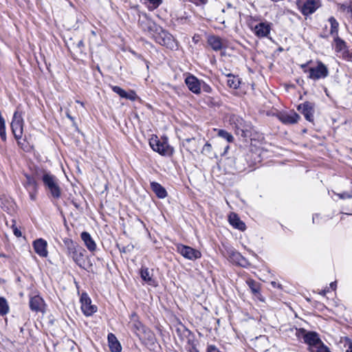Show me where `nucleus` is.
I'll use <instances>...</instances> for the list:
<instances>
[{"instance_id":"61","label":"nucleus","mask_w":352,"mask_h":352,"mask_svg":"<svg viewBox=\"0 0 352 352\" xmlns=\"http://www.w3.org/2000/svg\"><path fill=\"white\" fill-rule=\"evenodd\" d=\"M4 282H5V280H4L3 279H1V278H0V283H4Z\"/></svg>"},{"instance_id":"55","label":"nucleus","mask_w":352,"mask_h":352,"mask_svg":"<svg viewBox=\"0 0 352 352\" xmlns=\"http://www.w3.org/2000/svg\"><path fill=\"white\" fill-rule=\"evenodd\" d=\"M330 287L332 289H336V282H332L331 284H330Z\"/></svg>"},{"instance_id":"34","label":"nucleus","mask_w":352,"mask_h":352,"mask_svg":"<svg viewBox=\"0 0 352 352\" xmlns=\"http://www.w3.org/2000/svg\"><path fill=\"white\" fill-rule=\"evenodd\" d=\"M16 140L17 141L18 145L25 152H30L32 150L33 146L30 145V144L25 140V138L16 139Z\"/></svg>"},{"instance_id":"16","label":"nucleus","mask_w":352,"mask_h":352,"mask_svg":"<svg viewBox=\"0 0 352 352\" xmlns=\"http://www.w3.org/2000/svg\"><path fill=\"white\" fill-rule=\"evenodd\" d=\"M30 309L34 312L43 313L45 310V303L43 298L38 295L31 297L29 302Z\"/></svg>"},{"instance_id":"20","label":"nucleus","mask_w":352,"mask_h":352,"mask_svg":"<svg viewBox=\"0 0 352 352\" xmlns=\"http://www.w3.org/2000/svg\"><path fill=\"white\" fill-rule=\"evenodd\" d=\"M246 283L248 285L254 296L260 301L263 302L264 298L261 293V284L252 278L248 279L246 280Z\"/></svg>"},{"instance_id":"35","label":"nucleus","mask_w":352,"mask_h":352,"mask_svg":"<svg viewBox=\"0 0 352 352\" xmlns=\"http://www.w3.org/2000/svg\"><path fill=\"white\" fill-rule=\"evenodd\" d=\"M10 308L7 300L0 297V315L3 316L9 312Z\"/></svg>"},{"instance_id":"28","label":"nucleus","mask_w":352,"mask_h":352,"mask_svg":"<svg viewBox=\"0 0 352 352\" xmlns=\"http://www.w3.org/2000/svg\"><path fill=\"white\" fill-rule=\"evenodd\" d=\"M208 44L214 51H219L223 48L221 38L215 35L209 36L208 38Z\"/></svg>"},{"instance_id":"40","label":"nucleus","mask_w":352,"mask_h":352,"mask_svg":"<svg viewBox=\"0 0 352 352\" xmlns=\"http://www.w3.org/2000/svg\"><path fill=\"white\" fill-rule=\"evenodd\" d=\"M116 246L118 248L120 253H124V254L131 252L134 248L133 245H132L131 243L128 244L126 246H120V244L117 243Z\"/></svg>"},{"instance_id":"48","label":"nucleus","mask_w":352,"mask_h":352,"mask_svg":"<svg viewBox=\"0 0 352 352\" xmlns=\"http://www.w3.org/2000/svg\"><path fill=\"white\" fill-rule=\"evenodd\" d=\"M195 140V138H186L185 140H183L182 142V145L184 147H186V151H190V147L189 146V143H190L192 141H194Z\"/></svg>"},{"instance_id":"45","label":"nucleus","mask_w":352,"mask_h":352,"mask_svg":"<svg viewBox=\"0 0 352 352\" xmlns=\"http://www.w3.org/2000/svg\"><path fill=\"white\" fill-rule=\"evenodd\" d=\"M201 89L204 92L208 93V94L211 93L212 91V87L208 84H207L206 82H204L202 80H201V83H200V91Z\"/></svg>"},{"instance_id":"49","label":"nucleus","mask_w":352,"mask_h":352,"mask_svg":"<svg viewBox=\"0 0 352 352\" xmlns=\"http://www.w3.org/2000/svg\"><path fill=\"white\" fill-rule=\"evenodd\" d=\"M12 221H13L14 223L12 224V230H13L14 234L16 236L19 237V236H21V232L15 226V221L12 220Z\"/></svg>"},{"instance_id":"63","label":"nucleus","mask_w":352,"mask_h":352,"mask_svg":"<svg viewBox=\"0 0 352 352\" xmlns=\"http://www.w3.org/2000/svg\"><path fill=\"white\" fill-rule=\"evenodd\" d=\"M20 331H21V332H23V327H21V329H20Z\"/></svg>"},{"instance_id":"39","label":"nucleus","mask_w":352,"mask_h":352,"mask_svg":"<svg viewBox=\"0 0 352 352\" xmlns=\"http://www.w3.org/2000/svg\"><path fill=\"white\" fill-rule=\"evenodd\" d=\"M76 48V52L78 53L80 55L86 56V52H85V45L82 39L80 40L77 43Z\"/></svg>"},{"instance_id":"15","label":"nucleus","mask_w":352,"mask_h":352,"mask_svg":"<svg viewBox=\"0 0 352 352\" xmlns=\"http://www.w3.org/2000/svg\"><path fill=\"white\" fill-rule=\"evenodd\" d=\"M131 322H129L131 330L135 333L138 338H141V334L147 327L144 325L139 320L136 313L133 312L131 315Z\"/></svg>"},{"instance_id":"1","label":"nucleus","mask_w":352,"mask_h":352,"mask_svg":"<svg viewBox=\"0 0 352 352\" xmlns=\"http://www.w3.org/2000/svg\"><path fill=\"white\" fill-rule=\"evenodd\" d=\"M148 30L152 32L153 38L157 43L171 50L178 49V43L174 36L161 26L153 23L148 27Z\"/></svg>"},{"instance_id":"5","label":"nucleus","mask_w":352,"mask_h":352,"mask_svg":"<svg viewBox=\"0 0 352 352\" xmlns=\"http://www.w3.org/2000/svg\"><path fill=\"white\" fill-rule=\"evenodd\" d=\"M23 112L21 110L20 105L16 107L11 122V129L15 139H21L23 133L24 120Z\"/></svg>"},{"instance_id":"17","label":"nucleus","mask_w":352,"mask_h":352,"mask_svg":"<svg viewBox=\"0 0 352 352\" xmlns=\"http://www.w3.org/2000/svg\"><path fill=\"white\" fill-rule=\"evenodd\" d=\"M200 83L201 80H199L192 74H189L185 78V84L188 89L195 94H200Z\"/></svg>"},{"instance_id":"42","label":"nucleus","mask_w":352,"mask_h":352,"mask_svg":"<svg viewBox=\"0 0 352 352\" xmlns=\"http://www.w3.org/2000/svg\"><path fill=\"white\" fill-rule=\"evenodd\" d=\"M314 63V62L312 60H309L307 61L305 63L300 65V67L304 73L308 74V75H309V69H310V67L313 65Z\"/></svg>"},{"instance_id":"21","label":"nucleus","mask_w":352,"mask_h":352,"mask_svg":"<svg viewBox=\"0 0 352 352\" xmlns=\"http://www.w3.org/2000/svg\"><path fill=\"white\" fill-rule=\"evenodd\" d=\"M279 120L285 124H293L297 123L300 120V116L295 111H291L290 113H281L279 116Z\"/></svg>"},{"instance_id":"14","label":"nucleus","mask_w":352,"mask_h":352,"mask_svg":"<svg viewBox=\"0 0 352 352\" xmlns=\"http://www.w3.org/2000/svg\"><path fill=\"white\" fill-rule=\"evenodd\" d=\"M254 34L258 38L267 37L272 30V23L260 22L252 28Z\"/></svg>"},{"instance_id":"54","label":"nucleus","mask_w":352,"mask_h":352,"mask_svg":"<svg viewBox=\"0 0 352 352\" xmlns=\"http://www.w3.org/2000/svg\"><path fill=\"white\" fill-rule=\"evenodd\" d=\"M208 2V0H196L195 1V3L197 5H205Z\"/></svg>"},{"instance_id":"33","label":"nucleus","mask_w":352,"mask_h":352,"mask_svg":"<svg viewBox=\"0 0 352 352\" xmlns=\"http://www.w3.org/2000/svg\"><path fill=\"white\" fill-rule=\"evenodd\" d=\"M329 21L331 25L330 34L335 36H338V27L339 23L337 20L333 17L331 16L329 19Z\"/></svg>"},{"instance_id":"6","label":"nucleus","mask_w":352,"mask_h":352,"mask_svg":"<svg viewBox=\"0 0 352 352\" xmlns=\"http://www.w3.org/2000/svg\"><path fill=\"white\" fill-rule=\"evenodd\" d=\"M315 63V65L310 67L309 75H307V78L313 81H318L328 77L329 71L327 66L320 60H316Z\"/></svg>"},{"instance_id":"36","label":"nucleus","mask_w":352,"mask_h":352,"mask_svg":"<svg viewBox=\"0 0 352 352\" xmlns=\"http://www.w3.org/2000/svg\"><path fill=\"white\" fill-rule=\"evenodd\" d=\"M245 158L243 155H238L234 160V166L235 169L241 172L244 170L246 168L244 164H242V162L244 161Z\"/></svg>"},{"instance_id":"47","label":"nucleus","mask_w":352,"mask_h":352,"mask_svg":"<svg viewBox=\"0 0 352 352\" xmlns=\"http://www.w3.org/2000/svg\"><path fill=\"white\" fill-rule=\"evenodd\" d=\"M308 333L306 329L303 328H299L296 329V336L298 338H302L305 339V335H306Z\"/></svg>"},{"instance_id":"24","label":"nucleus","mask_w":352,"mask_h":352,"mask_svg":"<svg viewBox=\"0 0 352 352\" xmlns=\"http://www.w3.org/2000/svg\"><path fill=\"white\" fill-rule=\"evenodd\" d=\"M304 342L309 346H316L321 342V339L317 332L308 331V333L305 335Z\"/></svg>"},{"instance_id":"60","label":"nucleus","mask_w":352,"mask_h":352,"mask_svg":"<svg viewBox=\"0 0 352 352\" xmlns=\"http://www.w3.org/2000/svg\"><path fill=\"white\" fill-rule=\"evenodd\" d=\"M91 34H92L94 36H96V32H95V31L92 30V31H91Z\"/></svg>"},{"instance_id":"53","label":"nucleus","mask_w":352,"mask_h":352,"mask_svg":"<svg viewBox=\"0 0 352 352\" xmlns=\"http://www.w3.org/2000/svg\"><path fill=\"white\" fill-rule=\"evenodd\" d=\"M207 352H221L214 345H209L207 348Z\"/></svg>"},{"instance_id":"44","label":"nucleus","mask_w":352,"mask_h":352,"mask_svg":"<svg viewBox=\"0 0 352 352\" xmlns=\"http://www.w3.org/2000/svg\"><path fill=\"white\" fill-rule=\"evenodd\" d=\"M186 340H187L186 346H195L197 345L198 344V341L196 340L195 336L192 332Z\"/></svg>"},{"instance_id":"64","label":"nucleus","mask_w":352,"mask_h":352,"mask_svg":"<svg viewBox=\"0 0 352 352\" xmlns=\"http://www.w3.org/2000/svg\"><path fill=\"white\" fill-rule=\"evenodd\" d=\"M229 148V146H227L226 148V150H227L228 148ZM226 151H225L226 152Z\"/></svg>"},{"instance_id":"3","label":"nucleus","mask_w":352,"mask_h":352,"mask_svg":"<svg viewBox=\"0 0 352 352\" xmlns=\"http://www.w3.org/2000/svg\"><path fill=\"white\" fill-rule=\"evenodd\" d=\"M42 182L45 189L49 191L51 196L54 199H59L61 197V188L58 184V179L51 173H45L42 176Z\"/></svg>"},{"instance_id":"59","label":"nucleus","mask_w":352,"mask_h":352,"mask_svg":"<svg viewBox=\"0 0 352 352\" xmlns=\"http://www.w3.org/2000/svg\"><path fill=\"white\" fill-rule=\"evenodd\" d=\"M349 14H351V18L352 19V5H351V10L349 12Z\"/></svg>"},{"instance_id":"10","label":"nucleus","mask_w":352,"mask_h":352,"mask_svg":"<svg viewBox=\"0 0 352 352\" xmlns=\"http://www.w3.org/2000/svg\"><path fill=\"white\" fill-rule=\"evenodd\" d=\"M177 251L188 260L195 261L201 257V253L199 250L188 245L178 244L177 245Z\"/></svg>"},{"instance_id":"2","label":"nucleus","mask_w":352,"mask_h":352,"mask_svg":"<svg viewBox=\"0 0 352 352\" xmlns=\"http://www.w3.org/2000/svg\"><path fill=\"white\" fill-rule=\"evenodd\" d=\"M149 145L154 151L163 156H171L174 153V148L169 145L167 138L160 140L153 135L149 140Z\"/></svg>"},{"instance_id":"22","label":"nucleus","mask_w":352,"mask_h":352,"mask_svg":"<svg viewBox=\"0 0 352 352\" xmlns=\"http://www.w3.org/2000/svg\"><path fill=\"white\" fill-rule=\"evenodd\" d=\"M142 279L148 285L157 287L158 285L157 281L153 278V274L149 271L148 267H142L140 272Z\"/></svg>"},{"instance_id":"41","label":"nucleus","mask_w":352,"mask_h":352,"mask_svg":"<svg viewBox=\"0 0 352 352\" xmlns=\"http://www.w3.org/2000/svg\"><path fill=\"white\" fill-rule=\"evenodd\" d=\"M123 98L129 100L131 101H135L137 99H138L139 97L135 91L129 90V91H126L125 96H124Z\"/></svg>"},{"instance_id":"4","label":"nucleus","mask_w":352,"mask_h":352,"mask_svg":"<svg viewBox=\"0 0 352 352\" xmlns=\"http://www.w3.org/2000/svg\"><path fill=\"white\" fill-rule=\"evenodd\" d=\"M230 122L234 129L237 135L242 138H249L251 136L250 126L241 117L232 115L230 117Z\"/></svg>"},{"instance_id":"37","label":"nucleus","mask_w":352,"mask_h":352,"mask_svg":"<svg viewBox=\"0 0 352 352\" xmlns=\"http://www.w3.org/2000/svg\"><path fill=\"white\" fill-rule=\"evenodd\" d=\"M50 172L47 171L46 170L43 168H40L38 167H36L32 171V173L30 175L33 177H34V179L36 180L37 179H41L42 180V176L45 173H50Z\"/></svg>"},{"instance_id":"57","label":"nucleus","mask_w":352,"mask_h":352,"mask_svg":"<svg viewBox=\"0 0 352 352\" xmlns=\"http://www.w3.org/2000/svg\"><path fill=\"white\" fill-rule=\"evenodd\" d=\"M67 117L72 121L74 120V118L72 116H71L69 113H67Z\"/></svg>"},{"instance_id":"19","label":"nucleus","mask_w":352,"mask_h":352,"mask_svg":"<svg viewBox=\"0 0 352 352\" xmlns=\"http://www.w3.org/2000/svg\"><path fill=\"white\" fill-rule=\"evenodd\" d=\"M47 243L43 239H38L33 242V248L35 252L41 257H47L48 252L47 250Z\"/></svg>"},{"instance_id":"26","label":"nucleus","mask_w":352,"mask_h":352,"mask_svg":"<svg viewBox=\"0 0 352 352\" xmlns=\"http://www.w3.org/2000/svg\"><path fill=\"white\" fill-rule=\"evenodd\" d=\"M107 339L109 347L111 352H120L122 351V346L113 333H109Z\"/></svg>"},{"instance_id":"32","label":"nucleus","mask_w":352,"mask_h":352,"mask_svg":"<svg viewBox=\"0 0 352 352\" xmlns=\"http://www.w3.org/2000/svg\"><path fill=\"white\" fill-rule=\"evenodd\" d=\"M176 333L179 338L184 341L191 334L192 331L187 329L184 325H181L176 328Z\"/></svg>"},{"instance_id":"31","label":"nucleus","mask_w":352,"mask_h":352,"mask_svg":"<svg viewBox=\"0 0 352 352\" xmlns=\"http://www.w3.org/2000/svg\"><path fill=\"white\" fill-rule=\"evenodd\" d=\"M228 77V80L227 81V85L232 89H236L239 87L241 84V80L239 78L235 76L232 74H228L226 75Z\"/></svg>"},{"instance_id":"18","label":"nucleus","mask_w":352,"mask_h":352,"mask_svg":"<svg viewBox=\"0 0 352 352\" xmlns=\"http://www.w3.org/2000/svg\"><path fill=\"white\" fill-rule=\"evenodd\" d=\"M320 7V2L317 0H306L301 5L300 11L305 16L313 14Z\"/></svg>"},{"instance_id":"8","label":"nucleus","mask_w":352,"mask_h":352,"mask_svg":"<svg viewBox=\"0 0 352 352\" xmlns=\"http://www.w3.org/2000/svg\"><path fill=\"white\" fill-rule=\"evenodd\" d=\"M225 250L226 256L232 263L242 267H248L250 265L249 261L233 248L225 247Z\"/></svg>"},{"instance_id":"29","label":"nucleus","mask_w":352,"mask_h":352,"mask_svg":"<svg viewBox=\"0 0 352 352\" xmlns=\"http://www.w3.org/2000/svg\"><path fill=\"white\" fill-rule=\"evenodd\" d=\"M334 48L335 51L338 53L344 54L347 52V46L346 42L339 36L334 37Z\"/></svg>"},{"instance_id":"38","label":"nucleus","mask_w":352,"mask_h":352,"mask_svg":"<svg viewBox=\"0 0 352 352\" xmlns=\"http://www.w3.org/2000/svg\"><path fill=\"white\" fill-rule=\"evenodd\" d=\"M217 134L219 137L226 140L228 142H232L234 140L232 134L223 129H219Z\"/></svg>"},{"instance_id":"7","label":"nucleus","mask_w":352,"mask_h":352,"mask_svg":"<svg viewBox=\"0 0 352 352\" xmlns=\"http://www.w3.org/2000/svg\"><path fill=\"white\" fill-rule=\"evenodd\" d=\"M86 250L80 247L73 253L70 256L72 258L74 261L80 267L85 270L87 272H92V263L89 259L87 258L86 261Z\"/></svg>"},{"instance_id":"30","label":"nucleus","mask_w":352,"mask_h":352,"mask_svg":"<svg viewBox=\"0 0 352 352\" xmlns=\"http://www.w3.org/2000/svg\"><path fill=\"white\" fill-rule=\"evenodd\" d=\"M63 242L67 248V251L69 256H71L73 253H75L78 248H80V246L78 245L76 243L70 239H65L63 240Z\"/></svg>"},{"instance_id":"9","label":"nucleus","mask_w":352,"mask_h":352,"mask_svg":"<svg viewBox=\"0 0 352 352\" xmlns=\"http://www.w3.org/2000/svg\"><path fill=\"white\" fill-rule=\"evenodd\" d=\"M24 176L26 181L24 182L23 186L29 194L30 199L32 201H35L36 199L38 189V182L34 179V177L30 174L24 173Z\"/></svg>"},{"instance_id":"23","label":"nucleus","mask_w":352,"mask_h":352,"mask_svg":"<svg viewBox=\"0 0 352 352\" xmlns=\"http://www.w3.org/2000/svg\"><path fill=\"white\" fill-rule=\"evenodd\" d=\"M230 224L234 228L241 231H244L246 229L245 224L239 217L238 214L234 212H231L228 217Z\"/></svg>"},{"instance_id":"46","label":"nucleus","mask_w":352,"mask_h":352,"mask_svg":"<svg viewBox=\"0 0 352 352\" xmlns=\"http://www.w3.org/2000/svg\"><path fill=\"white\" fill-rule=\"evenodd\" d=\"M338 9L340 11L349 14V12L351 10V7L352 5L348 6L344 3H338Z\"/></svg>"},{"instance_id":"25","label":"nucleus","mask_w":352,"mask_h":352,"mask_svg":"<svg viewBox=\"0 0 352 352\" xmlns=\"http://www.w3.org/2000/svg\"><path fill=\"white\" fill-rule=\"evenodd\" d=\"M80 238L90 252H94L96 250V244L89 232H82L80 234Z\"/></svg>"},{"instance_id":"58","label":"nucleus","mask_w":352,"mask_h":352,"mask_svg":"<svg viewBox=\"0 0 352 352\" xmlns=\"http://www.w3.org/2000/svg\"><path fill=\"white\" fill-rule=\"evenodd\" d=\"M76 102L77 103H78V104H80V105H81V106L84 107V102H81V101H80V100H76Z\"/></svg>"},{"instance_id":"43","label":"nucleus","mask_w":352,"mask_h":352,"mask_svg":"<svg viewBox=\"0 0 352 352\" xmlns=\"http://www.w3.org/2000/svg\"><path fill=\"white\" fill-rule=\"evenodd\" d=\"M112 91L119 95L121 98H124L125 96L126 91L118 86H111Z\"/></svg>"},{"instance_id":"11","label":"nucleus","mask_w":352,"mask_h":352,"mask_svg":"<svg viewBox=\"0 0 352 352\" xmlns=\"http://www.w3.org/2000/svg\"><path fill=\"white\" fill-rule=\"evenodd\" d=\"M140 340H142V343L150 350L155 351L157 347V338L153 331L147 327L146 330L141 334Z\"/></svg>"},{"instance_id":"27","label":"nucleus","mask_w":352,"mask_h":352,"mask_svg":"<svg viewBox=\"0 0 352 352\" xmlns=\"http://www.w3.org/2000/svg\"><path fill=\"white\" fill-rule=\"evenodd\" d=\"M151 188L159 199H164L167 197V192L160 184L156 182H151Z\"/></svg>"},{"instance_id":"52","label":"nucleus","mask_w":352,"mask_h":352,"mask_svg":"<svg viewBox=\"0 0 352 352\" xmlns=\"http://www.w3.org/2000/svg\"><path fill=\"white\" fill-rule=\"evenodd\" d=\"M186 350L188 352H199L197 348V345L195 346H186Z\"/></svg>"},{"instance_id":"50","label":"nucleus","mask_w":352,"mask_h":352,"mask_svg":"<svg viewBox=\"0 0 352 352\" xmlns=\"http://www.w3.org/2000/svg\"><path fill=\"white\" fill-rule=\"evenodd\" d=\"M338 196L340 199H350V198H352L351 192L349 193V192H344L342 193L338 194Z\"/></svg>"},{"instance_id":"51","label":"nucleus","mask_w":352,"mask_h":352,"mask_svg":"<svg viewBox=\"0 0 352 352\" xmlns=\"http://www.w3.org/2000/svg\"><path fill=\"white\" fill-rule=\"evenodd\" d=\"M211 149H212V146H211V144H210V143H208V142H206V143L204 144V147H203V148H202V151H201V152H202V153H205V152H206V153H210Z\"/></svg>"},{"instance_id":"56","label":"nucleus","mask_w":352,"mask_h":352,"mask_svg":"<svg viewBox=\"0 0 352 352\" xmlns=\"http://www.w3.org/2000/svg\"><path fill=\"white\" fill-rule=\"evenodd\" d=\"M346 352H352V342H350L349 349L346 350Z\"/></svg>"},{"instance_id":"12","label":"nucleus","mask_w":352,"mask_h":352,"mask_svg":"<svg viewBox=\"0 0 352 352\" xmlns=\"http://www.w3.org/2000/svg\"><path fill=\"white\" fill-rule=\"evenodd\" d=\"M80 301L81 309L86 316H91L97 311V307L91 305V300L87 293H82Z\"/></svg>"},{"instance_id":"62","label":"nucleus","mask_w":352,"mask_h":352,"mask_svg":"<svg viewBox=\"0 0 352 352\" xmlns=\"http://www.w3.org/2000/svg\"><path fill=\"white\" fill-rule=\"evenodd\" d=\"M97 69H98V72H100V69L99 66H97Z\"/></svg>"},{"instance_id":"13","label":"nucleus","mask_w":352,"mask_h":352,"mask_svg":"<svg viewBox=\"0 0 352 352\" xmlns=\"http://www.w3.org/2000/svg\"><path fill=\"white\" fill-rule=\"evenodd\" d=\"M298 110L304 116L305 118L310 122H314V104L306 101L298 106Z\"/></svg>"}]
</instances>
